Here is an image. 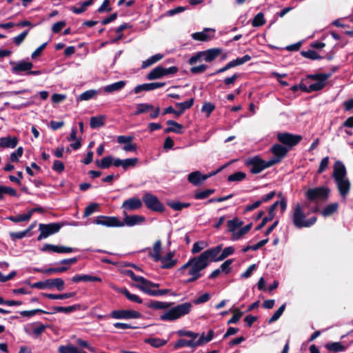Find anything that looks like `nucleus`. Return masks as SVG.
I'll list each match as a JSON object with an SVG mask.
<instances>
[{"instance_id":"38","label":"nucleus","mask_w":353,"mask_h":353,"mask_svg":"<svg viewBox=\"0 0 353 353\" xmlns=\"http://www.w3.org/2000/svg\"><path fill=\"white\" fill-rule=\"evenodd\" d=\"M154 109V106L149 103H138L136 105V110L134 115H139Z\"/></svg>"},{"instance_id":"7","label":"nucleus","mask_w":353,"mask_h":353,"mask_svg":"<svg viewBox=\"0 0 353 353\" xmlns=\"http://www.w3.org/2000/svg\"><path fill=\"white\" fill-rule=\"evenodd\" d=\"M222 245H219L216 247L211 248L202 252L198 256L205 265V266L208 267V265L211 261H221V260H218V259L219 253L222 250Z\"/></svg>"},{"instance_id":"26","label":"nucleus","mask_w":353,"mask_h":353,"mask_svg":"<svg viewBox=\"0 0 353 353\" xmlns=\"http://www.w3.org/2000/svg\"><path fill=\"white\" fill-rule=\"evenodd\" d=\"M208 178H209V176H204L201 174V173L199 171H195L193 172H191L188 176V180L190 183H192L194 185H199L202 181H204Z\"/></svg>"},{"instance_id":"4","label":"nucleus","mask_w":353,"mask_h":353,"mask_svg":"<svg viewBox=\"0 0 353 353\" xmlns=\"http://www.w3.org/2000/svg\"><path fill=\"white\" fill-rule=\"evenodd\" d=\"M192 308L191 303L186 302L177 305L162 314L160 316L161 321H172L189 314Z\"/></svg>"},{"instance_id":"51","label":"nucleus","mask_w":353,"mask_h":353,"mask_svg":"<svg viewBox=\"0 0 353 353\" xmlns=\"http://www.w3.org/2000/svg\"><path fill=\"white\" fill-rule=\"evenodd\" d=\"M265 23L264 14L262 12H259L253 19L252 25L253 27H259Z\"/></svg>"},{"instance_id":"9","label":"nucleus","mask_w":353,"mask_h":353,"mask_svg":"<svg viewBox=\"0 0 353 353\" xmlns=\"http://www.w3.org/2000/svg\"><path fill=\"white\" fill-rule=\"evenodd\" d=\"M61 228V225L59 223H52L48 224L40 223L39 225V230L40 234L37 237L38 241L48 238L49 236L58 232Z\"/></svg>"},{"instance_id":"40","label":"nucleus","mask_w":353,"mask_h":353,"mask_svg":"<svg viewBox=\"0 0 353 353\" xmlns=\"http://www.w3.org/2000/svg\"><path fill=\"white\" fill-rule=\"evenodd\" d=\"M171 303L166 302L152 301L148 303V307L154 310H163L169 307Z\"/></svg>"},{"instance_id":"43","label":"nucleus","mask_w":353,"mask_h":353,"mask_svg":"<svg viewBox=\"0 0 353 353\" xmlns=\"http://www.w3.org/2000/svg\"><path fill=\"white\" fill-rule=\"evenodd\" d=\"M31 218V213H28L23 214H18L16 216H10L8 219L14 223H19L23 221H28Z\"/></svg>"},{"instance_id":"37","label":"nucleus","mask_w":353,"mask_h":353,"mask_svg":"<svg viewBox=\"0 0 353 353\" xmlns=\"http://www.w3.org/2000/svg\"><path fill=\"white\" fill-rule=\"evenodd\" d=\"M163 57V55L162 54L158 53L156 54L148 59L143 61L142 62L141 68H146L152 64L157 63V61H160Z\"/></svg>"},{"instance_id":"16","label":"nucleus","mask_w":353,"mask_h":353,"mask_svg":"<svg viewBox=\"0 0 353 353\" xmlns=\"http://www.w3.org/2000/svg\"><path fill=\"white\" fill-rule=\"evenodd\" d=\"M47 327V325L40 322H36L26 325L24 327V331L28 335L39 337L45 331Z\"/></svg>"},{"instance_id":"63","label":"nucleus","mask_w":353,"mask_h":353,"mask_svg":"<svg viewBox=\"0 0 353 353\" xmlns=\"http://www.w3.org/2000/svg\"><path fill=\"white\" fill-rule=\"evenodd\" d=\"M177 334L180 336H185L190 337L192 339H194V340L196 339L199 336L198 333H195V332H193L191 331H185V330H179L177 332Z\"/></svg>"},{"instance_id":"29","label":"nucleus","mask_w":353,"mask_h":353,"mask_svg":"<svg viewBox=\"0 0 353 353\" xmlns=\"http://www.w3.org/2000/svg\"><path fill=\"white\" fill-rule=\"evenodd\" d=\"M166 123L170 126L165 130V132H174L176 134H181L183 128L182 125L172 120H168Z\"/></svg>"},{"instance_id":"36","label":"nucleus","mask_w":353,"mask_h":353,"mask_svg":"<svg viewBox=\"0 0 353 353\" xmlns=\"http://www.w3.org/2000/svg\"><path fill=\"white\" fill-rule=\"evenodd\" d=\"M76 292H68L61 294L42 293V296L50 299H65L75 296Z\"/></svg>"},{"instance_id":"2","label":"nucleus","mask_w":353,"mask_h":353,"mask_svg":"<svg viewBox=\"0 0 353 353\" xmlns=\"http://www.w3.org/2000/svg\"><path fill=\"white\" fill-rule=\"evenodd\" d=\"M333 177L341 198L345 200L350 190V182L347 177L346 168L339 161L334 165Z\"/></svg>"},{"instance_id":"62","label":"nucleus","mask_w":353,"mask_h":353,"mask_svg":"<svg viewBox=\"0 0 353 353\" xmlns=\"http://www.w3.org/2000/svg\"><path fill=\"white\" fill-rule=\"evenodd\" d=\"M234 314L232 317L228 321V324L237 323L243 315V312L239 309L236 308L233 310Z\"/></svg>"},{"instance_id":"54","label":"nucleus","mask_w":353,"mask_h":353,"mask_svg":"<svg viewBox=\"0 0 353 353\" xmlns=\"http://www.w3.org/2000/svg\"><path fill=\"white\" fill-rule=\"evenodd\" d=\"M234 250H235L234 248L232 246H229V247L224 248L222 250V252L221 253V254H219L218 260H221V261L224 260L229 256L232 255L234 252Z\"/></svg>"},{"instance_id":"20","label":"nucleus","mask_w":353,"mask_h":353,"mask_svg":"<svg viewBox=\"0 0 353 353\" xmlns=\"http://www.w3.org/2000/svg\"><path fill=\"white\" fill-rule=\"evenodd\" d=\"M124 218L123 224L128 227H132L136 225H139L143 223L145 220L143 216L141 215H128V213L123 214Z\"/></svg>"},{"instance_id":"34","label":"nucleus","mask_w":353,"mask_h":353,"mask_svg":"<svg viewBox=\"0 0 353 353\" xmlns=\"http://www.w3.org/2000/svg\"><path fill=\"white\" fill-rule=\"evenodd\" d=\"M58 351L59 353H86L83 350H79L76 346L71 344L59 346Z\"/></svg>"},{"instance_id":"64","label":"nucleus","mask_w":353,"mask_h":353,"mask_svg":"<svg viewBox=\"0 0 353 353\" xmlns=\"http://www.w3.org/2000/svg\"><path fill=\"white\" fill-rule=\"evenodd\" d=\"M66 25V23L65 21H61L55 23L52 26V31L54 33H58Z\"/></svg>"},{"instance_id":"14","label":"nucleus","mask_w":353,"mask_h":353,"mask_svg":"<svg viewBox=\"0 0 353 353\" xmlns=\"http://www.w3.org/2000/svg\"><path fill=\"white\" fill-rule=\"evenodd\" d=\"M110 317L114 319H134L141 317V314L133 310H113Z\"/></svg>"},{"instance_id":"35","label":"nucleus","mask_w":353,"mask_h":353,"mask_svg":"<svg viewBox=\"0 0 353 353\" xmlns=\"http://www.w3.org/2000/svg\"><path fill=\"white\" fill-rule=\"evenodd\" d=\"M243 222L239 219L235 218L232 220H229L227 223L228 230L232 234L234 233L241 225Z\"/></svg>"},{"instance_id":"23","label":"nucleus","mask_w":353,"mask_h":353,"mask_svg":"<svg viewBox=\"0 0 353 353\" xmlns=\"http://www.w3.org/2000/svg\"><path fill=\"white\" fill-rule=\"evenodd\" d=\"M221 48H211L202 51L203 60L206 62H212L221 54Z\"/></svg>"},{"instance_id":"53","label":"nucleus","mask_w":353,"mask_h":353,"mask_svg":"<svg viewBox=\"0 0 353 353\" xmlns=\"http://www.w3.org/2000/svg\"><path fill=\"white\" fill-rule=\"evenodd\" d=\"M285 309V304L284 303L274 313L272 317L268 320V323L271 324L277 321L283 313Z\"/></svg>"},{"instance_id":"49","label":"nucleus","mask_w":353,"mask_h":353,"mask_svg":"<svg viewBox=\"0 0 353 353\" xmlns=\"http://www.w3.org/2000/svg\"><path fill=\"white\" fill-rule=\"evenodd\" d=\"M79 309V305H74L68 307H62V306H58L54 307L53 308L54 312H65V313H70L76 310Z\"/></svg>"},{"instance_id":"19","label":"nucleus","mask_w":353,"mask_h":353,"mask_svg":"<svg viewBox=\"0 0 353 353\" xmlns=\"http://www.w3.org/2000/svg\"><path fill=\"white\" fill-rule=\"evenodd\" d=\"M215 30L212 28H205L202 32L192 34V38L196 41H208L214 37Z\"/></svg>"},{"instance_id":"50","label":"nucleus","mask_w":353,"mask_h":353,"mask_svg":"<svg viewBox=\"0 0 353 353\" xmlns=\"http://www.w3.org/2000/svg\"><path fill=\"white\" fill-rule=\"evenodd\" d=\"M92 128H97L104 125V117H92L90 119V123Z\"/></svg>"},{"instance_id":"11","label":"nucleus","mask_w":353,"mask_h":353,"mask_svg":"<svg viewBox=\"0 0 353 353\" xmlns=\"http://www.w3.org/2000/svg\"><path fill=\"white\" fill-rule=\"evenodd\" d=\"M331 76L330 74H310L307 76L309 79L312 80H315L316 82L311 83L309 85V91H318L323 89L326 85V81Z\"/></svg>"},{"instance_id":"18","label":"nucleus","mask_w":353,"mask_h":353,"mask_svg":"<svg viewBox=\"0 0 353 353\" xmlns=\"http://www.w3.org/2000/svg\"><path fill=\"white\" fill-rule=\"evenodd\" d=\"M142 207V201L139 198L132 197L123 201L121 208L123 210V213L126 214L128 212L138 210Z\"/></svg>"},{"instance_id":"17","label":"nucleus","mask_w":353,"mask_h":353,"mask_svg":"<svg viewBox=\"0 0 353 353\" xmlns=\"http://www.w3.org/2000/svg\"><path fill=\"white\" fill-rule=\"evenodd\" d=\"M278 140L288 146H294L296 145L302 139L300 135H294L290 133H279L277 134Z\"/></svg>"},{"instance_id":"41","label":"nucleus","mask_w":353,"mask_h":353,"mask_svg":"<svg viewBox=\"0 0 353 353\" xmlns=\"http://www.w3.org/2000/svg\"><path fill=\"white\" fill-rule=\"evenodd\" d=\"M161 242L160 240H158L154 244L152 253H150V256L153 258V259L155 261H159L161 259Z\"/></svg>"},{"instance_id":"28","label":"nucleus","mask_w":353,"mask_h":353,"mask_svg":"<svg viewBox=\"0 0 353 353\" xmlns=\"http://www.w3.org/2000/svg\"><path fill=\"white\" fill-rule=\"evenodd\" d=\"M174 256L173 252H168L166 254V255L163 257H161V259L159 261H161V268L169 269L172 267H174L176 263V260L172 259V257Z\"/></svg>"},{"instance_id":"13","label":"nucleus","mask_w":353,"mask_h":353,"mask_svg":"<svg viewBox=\"0 0 353 353\" xmlns=\"http://www.w3.org/2000/svg\"><path fill=\"white\" fill-rule=\"evenodd\" d=\"M145 206L153 211L161 212L164 210L163 205L158 198L150 193H145L143 196Z\"/></svg>"},{"instance_id":"30","label":"nucleus","mask_w":353,"mask_h":353,"mask_svg":"<svg viewBox=\"0 0 353 353\" xmlns=\"http://www.w3.org/2000/svg\"><path fill=\"white\" fill-rule=\"evenodd\" d=\"M125 85V81H119L103 87V90L106 92L111 93L121 90L124 88Z\"/></svg>"},{"instance_id":"10","label":"nucleus","mask_w":353,"mask_h":353,"mask_svg":"<svg viewBox=\"0 0 353 353\" xmlns=\"http://www.w3.org/2000/svg\"><path fill=\"white\" fill-rule=\"evenodd\" d=\"M178 68L175 66H172L168 68H165L161 65L157 66L152 69L147 75L149 80L160 79L163 77L176 73Z\"/></svg>"},{"instance_id":"61","label":"nucleus","mask_w":353,"mask_h":353,"mask_svg":"<svg viewBox=\"0 0 353 353\" xmlns=\"http://www.w3.org/2000/svg\"><path fill=\"white\" fill-rule=\"evenodd\" d=\"M138 162L137 158L126 159L123 160L122 168L124 170L128 169L130 167H134Z\"/></svg>"},{"instance_id":"22","label":"nucleus","mask_w":353,"mask_h":353,"mask_svg":"<svg viewBox=\"0 0 353 353\" xmlns=\"http://www.w3.org/2000/svg\"><path fill=\"white\" fill-rule=\"evenodd\" d=\"M165 85V83L163 82H154V83H143L141 85H139L134 88V92L136 94H138L142 91H150L157 88H160L163 87Z\"/></svg>"},{"instance_id":"5","label":"nucleus","mask_w":353,"mask_h":353,"mask_svg":"<svg viewBox=\"0 0 353 353\" xmlns=\"http://www.w3.org/2000/svg\"><path fill=\"white\" fill-rule=\"evenodd\" d=\"M279 162H280V159H271L265 162L259 157H254L248 159L245 165L250 168V172L252 174H258Z\"/></svg>"},{"instance_id":"33","label":"nucleus","mask_w":353,"mask_h":353,"mask_svg":"<svg viewBox=\"0 0 353 353\" xmlns=\"http://www.w3.org/2000/svg\"><path fill=\"white\" fill-rule=\"evenodd\" d=\"M58 351L59 353H86L83 350H79L76 346L71 344L59 346Z\"/></svg>"},{"instance_id":"1","label":"nucleus","mask_w":353,"mask_h":353,"mask_svg":"<svg viewBox=\"0 0 353 353\" xmlns=\"http://www.w3.org/2000/svg\"><path fill=\"white\" fill-rule=\"evenodd\" d=\"M206 268L200 258L196 256L190 258L186 263L177 270V272L181 276H190L186 282L192 283L202 276L201 271Z\"/></svg>"},{"instance_id":"52","label":"nucleus","mask_w":353,"mask_h":353,"mask_svg":"<svg viewBox=\"0 0 353 353\" xmlns=\"http://www.w3.org/2000/svg\"><path fill=\"white\" fill-rule=\"evenodd\" d=\"M97 94V91L95 90H87L79 97V99L81 101H88L92 98H94Z\"/></svg>"},{"instance_id":"60","label":"nucleus","mask_w":353,"mask_h":353,"mask_svg":"<svg viewBox=\"0 0 353 353\" xmlns=\"http://www.w3.org/2000/svg\"><path fill=\"white\" fill-rule=\"evenodd\" d=\"M23 149L22 147H19L16 151L12 152L10 156V159L12 162H17L19 158L23 154Z\"/></svg>"},{"instance_id":"39","label":"nucleus","mask_w":353,"mask_h":353,"mask_svg":"<svg viewBox=\"0 0 353 353\" xmlns=\"http://www.w3.org/2000/svg\"><path fill=\"white\" fill-rule=\"evenodd\" d=\"M252 224H248L243 228H239L234 233L232 234V240H238L248 233L251 229Z\"/></svg>"},{"instance_id":"32","label":"nucleus","mask_w":353,"mask_h":353,"mask_svg":"<svg viewBox=\"0 0 353 353\" xmlns=\"http://www.w3.org/2000/svg\"><path fill=\"white\" fill-rule=\"evenodd\" d=\"M183 347H190L192 348L196 347V344L195 343L194 339H179L174 345V349H179Z\"/></svg>"},{"instance_id":"46","label":"nucleus","mask_w":353,"mask_h":353,"mask_svg":"<svg viewBox=\"0 0 353 353\" xmlns=\"http://www.w3.org/2000/svg\"><path fill=\"white\" fill-rule=\"evenodd\" d=\"M246 174L240 171L229 175L228 180L230 182H240L244 180Z\"/></svg>"},{"instance_id":"47","label":"nucleus","mask_w":353,"mask_h":353,"mask_svg":"<svg viewBox=\"0 0 353 353\" xmlns=\"http://www.w3.org/2000/svg\"><path fill=\"white\" fill-rule=\"evenodd\" d=\"M208 246V244L205 241H196L193 244L191 252L192 254H196L206 248Z\"/></svg>"},{"instance_id":"58","label":"nucleus","mask_w":353,"mask_h":353,"mask_svg":"<svg viewBox=\"0 0 353 353\" xmlns=\"http://www.w3.org/2000/svg\"><path fill=\"white\" fill-rule=\"evenodd\" d=\"M214 192L213 190L208 189L195 193L194 198L196 199H204Z\"/></svg>"},{"instance_id":"55","label":"nucleus","mask_w":353,"mask_h":353,"mask_svg":"<svg viewBox=\"0 0 353 353\" xmlns=\"http://www.w3.org/2000/svg\"><path fill=\"white\" fill-rule=\"evenodd\" d=\"M194 103V99H190L188 101L181 102V103H176L175 106L176 108H179V110H182V112H184L185 110L189 109L192 107Z\"/></svg>"},{"instance_id":"15","label":"nucleus","mask_w":353,"mask_h":353,"mask_svg":"<svg viewBox=\"0 0 353 353\" xmlns=\"http://www.w3.org/2000/svg\"><path fill=\"white\" fill-rule=\"evenodd\" d=\"M329 190L324 187H319L309 189L305 196L310 201H315L318 199H325L328 195Z\"/></svg>"},{"instance_id":"27","label":"nucleus","mask_w":353,"mask_h":353,"mask_svg":"<svg viewBox=\"0 0 353 353\" xmlns=\"http://www.w3.org/2000/svg\"><path fill=\"white\" fill-rule=\"evenodd\" d=\"M325 347L332 353L343 352L347 349V347L341 342L327 343L325 345Z\"/></svg>"},{"instance_id":"45","label":"nucleus","mask_w":353,"mask_h":353,"mask_svg":"<svg viewBox=\"0 0 353 353\" xmlns=\"http://www.w3.org/2000/svg\"><path fill=\"white\" fill-rule=\"evenodd\" d=\"M339 205L337 203H333L327 205L321 212L323 216H328L332 214L338 209Z\"/></svg>"},{"instance_id":"3","label":"nucleus","mask_w":353,"mask_h":353,"mask_svg":"<svg viewBox=\"0 0 353 353\" xmlns=\"http://www.w3.org/2000/svg\"><path fill=\"white\" fill-rule=\"evenodd\" d=\"M308 206L309 203L305 202L303 205L296 203L292 208V220L296 228H309L316 223V218L315 216H312L307 219H306V214L304 212V208Z\"/></svg>"},{"instance_id":"31","label":"nucleus","mask_w":353,"mask_h":353,"mask_svg":"<svg viewBox=\"0 0 353 353\" xmlns=\"http://www.w3.org/2000/svg\"><path fill=\"white\" fill-rule=\"evenodd\" d=\"M272 152L276 156L275 159H281L284 157L288 152V150L283 145L280 144H275L272 146Z\"/></svg>"},{"instance_id":"6","label":"nucleus","mask_w":353,"mask_h":353,"mask_svg":"<svg viewBox=\"0 0 353 353\" xmlns=\"http://www.w3.org/2000/svg\"><path fill=\"white\" fill-rule=\"evenodd\" d=\"M130 277L133 281L137 282L135 285L136 288L150 296H154V288L159 286L158 283H152L143 276H137L132 272L130 273Z\"/></svg>"},{"instance_id":"25","label":"nucleus","mask_w":353,"mask_h":353,"mask_svg":"<svg viewBox=\"0 0 353 353\" xmlns=\"http://www.w3.org/2000/svg\"><path fill=\"white\" fill-rule=\"evenodd\" d=\"M72 282L73 283H79L81 281L83 282H95V281H101V279L95 276H91L88 274H76L71 279Z\"/></svg>"},{"instance_id":"59","label":"nucleus","mask_w":353,"mask_h":353,"mask_svg":"<svg viewBox=\"0 0 353 353\" xmlns=\"http://www.w3.org/2000/svg\"><path fill=\"white\" fill-rule=\"evenodd\" d=\"M99 209V204L96 203H93L89 205H88L84 211V216H89L94 212L98 211Z\"/></svg>"},{"instance_id":"57","label":"nucleus","mask_w":353,"mask_h":353,"mask_svg":"<svg viewBox=\"0 0 353 353\" xmlns=\"http://www.w3.org/2000/svg\"><path fill=\"white\" fill-rule=\"evenodd\" d=\"M69 269V267H59V268H50L46 269L45 271H43L44 274H51L54 273H61L66 272Z\"/></svg>"},{"instance_id":"24","label":"nucleus","mask_w":353,"mask_h":353,"mask_svg":"<svg viewBox=\"0 0 353 353\" xmlns=\"http://www.w3.org/2000/svg\"><path fill=\"white\" fill-rule=\"evenodd\" d=\"M18 144V139L15 137L8 136L0 138V148H14Z\"/></svg>"},{"instance_id":"44","label":"nucleus","mask_w":353,"mask_h":353,"mask_svg":"<svg viewBox=\"0 0 353 353\" xmlns=\"http://www.w3.org/2000/svg\"><path fill=\"white\" fill-rule=\"evenodd\" d=\"M112 157L108 156L103 158L101 161L97 160L96 164L99 168L105 169L109 168L112 164Z\"/></svg>"},{"instance_id":"42","label":"nucleus","mask_w":353,"mask_h":353,"mask_svg":"<svg viewBox=\"0 0 353 353\" xmlns=\"http://www.w3.org/2000/svg\"><path fill=\"white\" fill-rule=\"evenodd\" d=\"M145 342L154 347H159L165 345L167 343V340L159 338H148L145 340Z\"/></svg>"},{"instance_id":"8","label":"nucleus","mask_w":353,"mask_h":353,"mask_svg":"<svg viewBox=\"0 0 353 353\" xmlns=\"http://www.w3.org/2000/svg\"><path fill=\"white\" fill-rule=\"evenodd\" d=\"M64 281L62 279L57 278L34 283L31 285V287L41 290L55 287L58 290L62 291L64 289Z\"/></svg>"},{"instance_id":"12","label":"nucleus","mask_w":353,"mask_h":353,"mask_svg":"<svg viewBox=\"0 0 353 353\" xmlns=\"http://www.w3.org/2000/svg\"><path fill=\"white\" fill-rule=\"evenodd\" d=\"M93 223L103 226L112 228L123 227V222L116 216H99L93 220Z\"/></svg>"},{"instance_id":"21","label":"nucleus","mask_w":353,"mask_h":353,"mask_svg":"<svg viewBox=\"0 0 353 353\" xmlns=\"http://www.w3.org/2000/svg\"><path fill=\"white\" fill-rule=\"evenodd\" d=\"M32 67L33 64L31 62L20 61L13 63L12 71L14 74H19L22 72H26L27 74H28L29 70H30Z\"/></svg>"},{"instance_id":"56","label":"nucleus","mask_w":353,"mask_h":353,"mask_svg":"<svg viewBox=\"0 0 353 353\" xmlns=\"http://www.w3.org/2000/svg\"><path fill=\"white\" fill-rule=\"evenodd\" d=\"M301 54L304 57L312 60H317L321 59V57L315 50H313L302 52Z\"/></svg>"},{"instance_id":"48","label":"nucleus","mask_w":353,"mask_h":353,"mask_svg":"<svg viewBox=\"0 0 353 353\" xmlns=\"http://www.w3.org/2000/svg\"><path fill=\"white\" fill-rule=\"evenodd\" d=\"M121 292L130 301L137 303H142V299L139 296L136 294H131L127 289H122Z\"/></svg>"}]
</instances>
